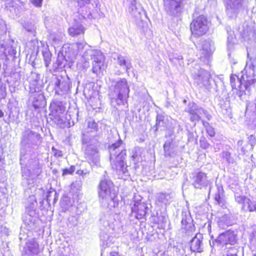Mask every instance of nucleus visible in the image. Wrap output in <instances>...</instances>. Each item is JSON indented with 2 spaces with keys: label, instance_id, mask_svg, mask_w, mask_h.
Instances as JSON below:
<instances>
[{
  "label": "nucleus",
  "instance_id": "nucleus-37",
  "mask_svg": "<svg viewBox=\"0 0 256 256\" xmlns=\"http://www.w3.org/2000/svg\"><path fill=\"white\" fill-rule=\"evenodd\" d=\"M242 36L244 40L246 41L254 42L256 40V34L252 29L244 30Z\"/></svg>",
  "mask_w": 256,
  "mask_h": 256
},
{
  "label": "nucleus",
  "instance_id": "nucleus-57",
  "mask_svg": "<svg viewBox=\"0 0 256 256\" xmlns=\"http://www.w3.org/2000/svg\"><path fill=\"white\" fill-rule=\"evenodd\" d=\"M43 0H30L31 2L36 7H41Z\"/></svg>",
  "mask_w": 256,
  "mask_h": 256
},
{
  "label": "nucleus",
  "instance_id": "nucleus-19",
  "mask_svg": "<svg viewBox=\"0 0 256 256\" xmlns=\"http://www.w3.org/2000/svg\"><path fill=\"white\" fill-rule=\"evenodd\" d=\"M41 138L39 134L28 128L22 132L20 142L28 146H36L40 142Z\"/></svg>",
  "mask_w": 256,
  "mask_h": 256
},
{
  "label": "nucleus",
  "instance_id": "nucleus-54",
  "mask_svg": "<svg viewBox=\"0 0 256 256\" xmlns=\"http://www.w3.org/2000/svg\"><path fill=\"white\" fill-rule=\"evenodd\" d=\"M54 122L57 124L59 125L60 126H62V124H64V120L60 118L59 114H54Z\"/></svg>",
  "mask_w": 256,
  "mask_h": 256
},
{
  "label": "nucleus",
  "instance_id": "nucleus-15",
  "mask_svg": "<svg viewBox=\"0 0 256 256\" xmlns=\"http://www.w3.org/2000/svg\"><path fill=\"white\" fill-rule=\"evenodd\" d=\"M230 82L232 88L237 90L236 95L240 100L242 102L247 101L250 92L244 88V82L242 76L239 78L236 74H232L230 76Z\"/></svg>",
  "mask_w": 256,
  "mask_h": 256
},
{
  "label": "nucleus",
  "instance_id": "nucleus-12",
  "mask_svg": "<svg viewBox=\"0 0 256 256\" xmlns=\"http://www.w3.org/2000/svg\"><path fill=\"white\" fill-rule=\"evenodd\" d=\"M184 111L188 112L190 115V120L192 122H194L201 120V116L204 114L208 120H210L212 116L202 106H198L196 103L190 102Z\"/></svg>",
  "mask_w": 256,
  "mask_h": 256
},
{
  "label": "nucleus",
  "instance_id": "nucleus-46",
  "mask_svg": "<svg viewBox=\"0 0 256 256\" xmlns=\"http://www.w3.org/2000/svg\"><path fill=\"white\" fill-rule=\"evenodd\" d=\"M200 146L203 149H207L209 148L210 144L208 142L207 140L204 137L200 138Z\"/></svg>",
  "mask_w": 256,
  "mask_h": 256
},
{
  "label": "nucleus",
  "instance_id": "nucleus-48",
  "mask_svg": "<svg viewBox=\"0 0 256 256\" xmlns=\"http://www.w3.org/2000/svg\"><path fill=\"white\" fill-rule=\"evenodd\" d=\"M138 8V6H136V0H132L130 6L128 8V11L131 14V15L135 12Z\"/></svg>",
  "mask_w": 256,
  "mask_h": 256
},
{
  "label": "nucleus",
  "instance_id": "nucleus-42",
  "mask_svg": "<svg viewBox=\"0 0 256 256\" xmlns=\"http://www.w3.org/2000/svg\"><path fill=\"white\" fill-rule=\"evenodd\" d=\"M247 198L248 197L244 195H242L238 192H234L235 201L238 204L242 206Z\"/></svg>",
  "mask_w": 256,
  "mask_h": 256
},
{
  "label": "nucleus",
  "instance_id": "nucleus-43",
  "mask_svg": "<svg viewBox=\"0 0 256 256\" xmlns=\"http://www.w3.org/2000/svg\"><path fill=\"white\" fill-rule=\"evenodd\" d=\"M42 54L45 66L48 68L51 61L52 54L50 51L46 50L42 52Z\"/></svg>",
  "mask_w": 256,
  "mask_h": 256
},
{
  "label": "nucleus",
  "instance_id": "nucleus-58",
  "mask_svg": "<svg viewBox=\"0 0 256 256\" xmlns=\"http://www.w3.org/2000/svg\"><path fill=\"white\" fill-rule=\"evenodd\" d=\"M95 2V0H94ZM90 0H78V5L80 7L84 6L86 4H89Z\"/></svg>",
  "mask_w": 256,
  "mask_h": 256
},
{
  "label": "nucleus",
  "instance_id": "nucleus-18",
  "mask_svg": "<svg viewBox=\"0 0 256 256\" xmlns=\"http://www.w3.org/2000/svg\"><path fill=\"white\" fill-rule=\"evenodd\" d=\"M195 82L200 87H204L207 89L210 88V73L202 68H200L197 72L192 74Z\"/></svg>",
  "mask_w": 256,
  "mask_h": 256
},
{
  "label": "nucleus",
  "instance_id": "nucleus-28",
  "mask_svg": "<svg viewBox=\"0 0 256 256\" xmlns=\"http://www.w3.org/2000/svg\"><path fill=\"white\" fill-rule=\"evenodd\" d=\"M50 109L53 114H60L66 110L64 104L62 101L54 100L51 102Z\"/></svg>",
  "mask_w": 256,
  "mask_h": 256
},
{
  "label": "nucleus",
  "instance_id": "nucleus-9",
  "mask_svg": "<svg viewBox=\"0 0 256 256\" xmlns=\"http://www.w3.org/2000/svg\"><path fill=\"white\" fill-rule=\"evenodd\" d=\"M242 73L244 87L246 90H248L250 92L256 83V65L251 62H247Z\"/></svg>",
  "mask_w": 256,
  "mask_h": 256
},
{
  "label": "nucleus",
  "instance_id": "nucleus-34",
  "mask_svg": "<svg viewBox=\"0 0 256 256\" xmlns=\"http://www.w3.org/2000/svg\"><path fill=\"white\" fill-rule=\"evenodd\" d=\"M20 144V164L22 166L26 164V160L28 158V154L27 153V148L30 146L24 144Z\"/></svg>",
  "mask_w": 256,
  "mask_h": 256
},
{
  "label": "nucleus",
  "instance_id": "nucleus-26",
  "mask_svg": "<svg viewBox=\"0 0 256 256\" xmlns=\"http://www.w3.org/2000/svg\"><path fill=\"white\" fill-rule=\"evenodd\" d=\"M24 166L28 168V174L30 171L36 174H38L40 172L41 166L38 159L35 158L29 159L27 162H26Z\"/></svg>",
  "mask_w": 256,
  "mask_h": 256
},
{
  "label": "nucleus",
  "instance_id": "nucleus-17",
  "mask_svg": "<svg viewBox=\"0 0 256 256\" xmlns=\"http://www.w3.org/2000/svg\"><path fill=\"white\" fill-rule=\"evenodd\" d=\"M195 82L200 87H204L207 89L210 88V73L202 68H200L197 72L192 74Z\"/></svg>",
  "mask_w": 256,
  "mask_h": 256
},
{
  "label": "nucleus",
  "instance_id": "nucleus-10",
  "mask_svg": "<svg viewBox=\"0 0 256 256\" xmlns=\"http://www.w3.org/2000/svg\"><path fill=\"white\" fill-rule=\"evenodd\" d=\"M225 12L229 18L236 19L243 12L244 0H222Z\"/></svg>",
  "mask_w": 256,
  "mask_h": 256
},
{
  "label": "nucleus",
  "instance_id": "nucleus-30",
  "mask_svg": "<svg viewBox=\"0 0 256 256\" xmlns=\"http://www.w3.org/2000/svg\"><path fill=\"white\" fill-rule=\"evenodd\" d=\"M173 196L171 193L159 192L157 194L156 202L161 204H170L172 200Z\"/></svg>",
  "mask_w": 256,
  "mask_h": 256
},
{
  "label": "nucleus",
  "instance_id": "nucleus-27",
  "mask_svg": "<svg viewBox=\"0 0 256 256\" xmlns=\"http://www.w3.org/2000/svg\"><path fill=\"white\" fill-rule=\"evenodd\" d=\"M234 222L232 216L230 214H226L218 218V224L220 228L225 229L232 224Z\"/></svg>",
  "mask_w": 256,
  "mask_h": 256
},
{
  "label": "nucleus",
  "instance_id": "nucleus-50",
  "mask_svg": "<svg viewBox=\"0 0 256 256\" xmlns=\"http://www.w3.org/2000/svg\"><path fill=\"white\" fill-rule=\"evenodd\" d=\"M86 45V42H76V44H74L72 46L74 48H76L78 52H80L83 50L84 46Z\"/></svg>",
  "mask_w": 256,
  "mask_h": 256
},
{
  "label": "nucleus",
  "instance_id": "nucleus-53",
  "mask_svg": "<svg viewBox=\"0 0 256 256\" xmlns=\"http://www.w3.org/2000/svg\"><path fill=\"white\" fill-rule=\"evenodd\" d=\"M222 157L228 162L230 163L232 162V159L231 157V154L228 152H222Z\"/></svg>",
  "mask_w": 256,
  "mask_h": 256
},
{
  "label": "nucleus",
  "instance_id": "nucleus-7",
  "mask_svg": "<svg viewBox=\"0 0 256 256\" xmlns=\"http://www.w3.org/2000/svg\"><path fill=\"white\" fill-rule=\"evenodd\" d=\"M113 220L114 218L110 216H105L100 219V238L103 242L104 245L106 246L108 244V241H110V234L116 232Z\"/></svg>",
  "mask_w": 256,
  "mask_h": 256
},
{
  "label": "nucleus",
  "instance_id": "nucleus-32",
  "mask_svg": "<svg viewBox=\"0 0 256 256\" xmlns=\"http://www.w3.org/2000/svg\"><path fill=\"white\" fill-rule=\"evenodd\" d=\"M240 210L244 212H256V202L248 198L242 206Z\"/></svg>",
  "mask_w": 256,
  "mask_h": 256
},
{
  "label": "nucleus",
  "instance_id": "nucleus-61",
  "mask_svg": "<svg viewBox=\"0 0 256 256\" xmlns=\"http://www.w3.org/2000/svg\"><path fill=\"white\" fill-rule=\"evenodd\" d=\"M202 123L203 126L206 128V129L208 127L210 126V124L208 122H207L204 120H202Z\"/></svg>",
  "mask_w": 256,
  "mask_h": 256
},
{
  "label": "nucleus",
  "instance_id": "nucleus-31",
  "mask_svg": "<svg viewBox=\"0 0 256 256\" xmlns=\"http://www.w3.org/2000/svg\"><path fill=\"white\" fill-rule=\"evenodd\" d=\"M147 209L148 207L146 204L140 202L137 204H134V207L132 208V210L134 211L136 214V218L138 219H140L146 215Z\"/></svg>",
  "mask_w": 256,
  "mask_h": 256
},
{
  "label": "nucleus",
  "instance_id": "nucleus-23",
  "mask_svg": "<svg viewBox=\"0 0 256 256\" xmlns=\"http://www.w3.org/2000/svg\"><path fill=\"white\" fill-rule=\"evenodd\" d=\"M172 136V134L166 136V138H168L163 146L164 156L166 157L174 158L178 153L177 148L174 143V138Z\"/></svg>",
  "mask_w": 256,
  "mask_h": 256
},
{
  "label": "nucleus",
  "instance_id": "nucleus-3",
  "mask_svg": "<svg viewBox=\"0 0 256 256\" xmlns=\"http://www.w3.org/2000/svg\"><path fill=\"white\" fill-rule=\"evenodd\" d=\"M114 83L113 88L109 94L112 104L116 106V105H124L127 103L129 98L130 88L126 78H120Z\"/></svg>",
  "mask_w": 256,
  "mask_h": 256
},
{
  "label": "nucleus",
  "instance_id": "nucleus-25",
  "mask_svg": "<svg viewBox=\"0 0 256 256\" xmlns=\"http://www.w3.org/2000/svg\"><path fill=\"white\" fill-rule=\"evenodd\" d=\"M86 28L80 22H75L68 30L69 34L72 37L83 36Z\"/></svg>",
  "mask_w": 256,
  "mask_h": 256
},
{
  "label": "nucleus",
  "instance_id": "nucleus-47",
  "mask_svg": "<svg viewBox=\"0 0 256 256\" xmlns=\"http://www.w3.org/2000/svg\"><path fill=\"white\" fill-rule=\"evenodd\" d=\"M237 252L238 250L232 247L227 250L226 254L224 256H238Z\"/></svg>",
  "mask_w": 256,
  "mask_h": 256
},
{
  "label": "nucleus",
  "instance_id": "nucleus-60",
  "mask_svg": "<svg viewBox=\"0 0 256 256\" xmlns=\"http://www.w3.org/2000/svg\"><path fill=\"white\" fill-rule=\"evenodd\" d=\"M76 173L78 174L84 176H86L87 174H89V172L88 171H84V170H78L77 171Z\"/></svg>",
  "mask_w": 256,
  "mask_h": 256
},
{
  "label": "nucleus",
  "instance_id": "nucleus-36",
  "mask_svg": "<svg viewBox=\"0 0 256 256\" xmlns=\"http://www.w3.org/2000/svg\"><path fill=\"white\" fill-rule=\"evenodd\" d=\"M132 16L135 18V20L136 22H138L139 21H142L143 17L146 16V12L140 5H138V8Z\"/></svg>",
  "mask_w": 256,
  "mask_h": 256
},
{
  "label": "nucleus",
  "instance_id": "nucleus-11",
  "mask_svg": "<svg viewBox=\"0 0 256 256\" xmlns=\"http://www.w3.org/2000/svg\"><path fill=\"white\" fill-rule=\"evenodd\" d=\"M209 28L208 22L206 18L200 16L194 19L190 24V30L194 36H200L206 33Z\"/></svg>",
  "mask_w": 256,
  "mask_h": 256
},
{
  "label": "nucleus",
  "instance_id": "nucleus-40",
  "mask_svg": "<svg viewBox=\"0 0 256 256\" xmlns=\"http://www.w3.org/2000/svg\"><path fill=\"white\" fill-rule=\"evenodd\" d=\"M66 62V60L64 56L63 55L62 52H58V58L55 64V68H57L60 66H64Z\"/></svg>",
  "mask_w": 256,
  "mask_h": 256
},
{
  "label": "nucleus",
  "instance_id": "nucleus-59",
  "mask_svg": "<svg viewBox=\"0 0 256 256\" xmlns=\"http://www.w3.org/2000/svg\"><path fill=\"white\" fill-rule=\"evenodd\" d=\"M0 228L1 231L3 232L4 234H5L6 236H8L9 234V230L6 227L2 226H0Z\"/></svg>",
  "mask_w": 256,
  "mask_h": 256
},
{
  "label": "nucleus",
  "instance_id": "nucleus-5",
  "mask_svg": "<svg viewBox=\"0 0 256 256\" xmlns=\"http://www.w3.org/2000/svg\"><path fill=\"white\" fill-rule=\"evenodd\" d=\"M82 57L86 62L90 60H92L94 74L98 75L102 73L104 70V56L100 50L88 49L84 52Z\"/></svg>",
  "mask_w": 256,
  "mask_h": 256
},
{
  "label": "nucleus",
  "instance_id": "nucleus-21",
  "mask_svg": "<svg viewBox=\"0 0 256 256\" xmlns=\"http://www.w3.org/2000/svg\"><path fill=\"white\" fill-rule=\"evenodd\" d=\"M236 234L233 231L228 230L219 234L216 242L222 246L228 244L234 245L236 243Z\"/></svg>",
  "mask_w": 256,
  "mask_h": 256
},
{
  "label": "nucleus",
  "instance_id": "nucleus-29",
  "mask_svg": "<svg viewBox=\"0 0 256 256\" xmlns=\"http://www.w3.org/2000/svg\"><path fill=\"white\" fill-rule=\"evenodd\" d=\"M168 125V120L167 116L162 114H158L156 118V123L154 126L156 128L155 131L158 130H160L166 128Z\"/></svg>",
  "mask_w": 256,
  "mask_h": 256
},
{
  "label": "nucleus",
  "instance_id": "nucleus-35",
  "mask_svg": "<svg viewBox=\"0 0 256 256\" xmlns=\"http://www.w3.org/2000/svg\"><path fill=\"white\" fill-rule=\"evenodd\" d=\"M212 42L209 40H204L202 44V54L204 56H209L212 52Z\"/></svg>",
  "mask_w": 256,
  "mask_h": 256
},
{
  "label": "nucleus",
  "instance_id": "nucleus-24",
  "mask_svg": "<svg viewBox=\"0 0 256 256\" xmlns=\"http://www.w3.org/2000/svg\"><path fill=\"white\" fill-rule=\"evenodd\" d=\"M202 236L196 234L190 242V249L192 252H200L202 251Z\"/></svg>",
  "mask_w": 256,
  "mask_h": 256
},
{
  "label": "nucleus",
  "instance_id": "nucleus-52",
  "mask_svg": "<svg viewBox=\"0 0 256 256\" xmlns=\"http://www.w3.org/2000/svg\"><path fill=\"white\" fill-rule=\"evenodd\" d=\"M88 128L92 129L91 132L96 131L98 129V124L94 121H90L88 122Z\"/></svg>",
  "mask_w": 256,
  "mask_h": 256
},
{
  "label": "nucleus",
  "instance_id": "nucleus-4",
  "mask_svg": "<svg viewBox=\"0 0 256 256\" xmlns=\"http://www.w3.org/2000/svg\"><path fill=\"white\" fill-rule=\"evenodd\" d=\"M96 137L95 135H92L90 138L84 136L82 138L83 143L86 144L85 158L92 166H98L100 165V156L96 146L98 142Z\"/></svg>",
  "mask_w": 256,
  "mask_h": 256
},
{
  "label": "nucleus",
  "instance_id": "nucleus-62",
  "mask_svg": "<svg viewBox=\"0 0 256 256\" xmlns=\"http://www.w3.org/2000/svg\"><path fill=\"white\" fill-rule=\"evenodd\" d=\"M53 40L54 42H55L57 44H59L61 42L60 39H58V38L56 39V38H54L53 39Z\"/></svg>",
  "mask_w": 256,
  "mask_h": 256
},
{
  "label": "nucleus",
  "instance_id": "nucleus-14",
  "mask_svg": "<svg viewBox=\"0 0 256 256\" xmlns=\"http://www.w3.org/2000/svg\"><path fill=\"white\" fill-rule=\"evenodd\" d=\"M190 180L192 186L196 189H206L212 184L207 174L198 170L190 174Z\"/></svg>",
  "mask_w": 256,
  "mask_h": 256
},
{
  "label": "nucleus",
  "instance_id": "nucleus-49",
  "mask_svg": "<svg viewBox=\"0 0 256 256\" xmlns=\"http://www.w3.org/2000/svg\"><path fill=\"white\" fill-rule=\"evenodd\" d=\"M75 169L76 168L74 166H71L68 168L64 169L62 170V176H64L67 174H72L75 170Z\"/></svg>",
  "mask_w": 256,
  "mask_h": 256
},
{
  "label": "nucleus",
  "instance_id": "nucleus-1",
  "mask_svg": "<svg viewBox=\"0 0 256 256\" xmlns=\"http://www.w3.org/2000/svg\"><path fill=\"white\" fill-rule=\"evenodd\" d=\"M121 140L108 146L110 154V161L112 170L118 176V178L127 180L130 176L128 166H125L124 160L126 157V150L122 146Z\"/></svg>",
  "mask_w": 256,
  "mask_h": 256
},
{
  "label": "nucleus",
  "instance_id": "nucleus-33",
  "mask_svg": "<svg viewBox=\"0 0 256 256\" xmlns=\"http://www.w3.org/2000/svg\"><path fill=\"white\" fill-rule=\"evenodd\" d=\"M226 31L228 32L227 48L228 52L232 50L234 48L235 44V37L234 32L231 30L229 27H226Z\"/></svg>",
  "mask_w": 256,
  "mask_h": 256
},
{
  "label": "nucleus",
  "instance_id": "nucleus-2",
  "mask_svg": "<svg viewBox=\"0 0 256 256\" xmlns=\"http://www.w3.org/2000/svg\"><path fill=\"white\" fill-rule=\"evenodd\" d=\"M99 202L102 206L112 210L118 204L116 194L114 192V184L108 177L100 180L98 190Z\"/></svg>",
  "mask_w": 256,
  "mask_h": 256
},
{
  "label": "nucleus",
  "instance_id": "nucleus-20",
  "mask_svg": "<svg viewBox=\"0 0 256 256\" xmlns=\"http://www.w3.org/2000/svg\"><path fill=\"white\" fill-rule=\"evenodd\" d=\"M181 230L183 234L188 236H192L195 231V226L193 224L190 214H182L181 220Z\"/></svg>",
  "mask_w": 256,
  "mask_h": 256
},
{
  "label": "nucleus",
  "instance_id": "nucleus-16",
  "mask_svg": "<svg viewBox=\"0 0 256 256\" xmlns=\"http://www.w3.org/2000/svg\"><path fill=\"white\" fill-rule=\"evenodd\" d=\"M185 0H163L166 14L172 17L180 16L182 12Z\"/></svg>",
  "mask_w": 256,
  "mask_h": 256
},
{
  "label": "nucleus",
  "instance_id": "nucleus-44",
  "mask_svg": "<svg viewBox=\"0 0 256 256\" xmlns=\"http://www.w3.org/2000/svg\"><path fill=\"white\" fill-rule=\"evenodd\" d=\"M6 84L0 82V99L4 98L6 96Z\"/></svg>",
  "mask_w": 256,
  "mask_h": 256
},
{
  "label": "nucleus",
  "instance_id": "nucleus-8",
  "mask_svg": "<svg viewBox=\"0 0 256 256\" xmlns=\"http://www.w3.org/2000/svg\"><path fill=\"white\" fill-rule=\"evenodd\" d=\"M28 238V233L21 228L19 234L21 244L22 240H27L21 250L22 256H36L39 252L38 244L34 239L27 240Z\"/></svg>",
  "mask_w": 256,
  "mask_h": 256
},
{
  "label": "nucleus",
  "instance_id": "nucleus-39",
  "mask_svg": "<svg viewBox=\"0 0 256 256\" xmlns=\"http://www.w3.org/2000/svg\"><path fill=\"white\" fill-rule=\"evenodd\" d=\"M224 194V190L222 186H217V192L215 194L214 200L218 204L222 203Z\"/></svg>",
  "mask_w": 256,
  "mask_h": 256
},
{
  "label": "nucleus",
  "instance_id": "nucleus-13",
  "mask_svg": "<svg viewBox=\"0 0 256 256\" xmlns=\"http://www.w3.org/2000/svg\"><path fill=\"white\" fill-rule=\"evenodd\" d=\"M35 200L30 206H26L24 214L22 216L23 222L26 230L30 231L36 228L38 219L36 213Z\"/></svg>",
  "mask_w": 256,
  "mask_h": 256
},
{
  "label": "nucleus",
  "instance_id": "nucleus-51",
  "mask_svg": "<svg viewBox=\"0 0 256 256\" xmlns=\"http://www.w3.org/2000/svg\"><path fill=\"white\" fill-rule=\"evenodd\" d=\"M24 28L29 32H35L36 27L34 24H26L24 26Z\"/></svg>",
  "mask_w": 256,
  "mask_h": 256
},
{
  "label": "nucleus",
  "instance_id": "nucleus-22",
  "mask_svg": "<svg viewBox=\"0 0 256 256\" xmlns=\"http://www.w3.org/2000/svg\"><path fill=\"white\" fill-rule=\"evenodd\" d=\"M70 81L62 78H56L54 82V92L58 95L62 96L68 93L70 90Z\"/></svg>",
  "mask_w": 256,
  "mask_h": 256
},
{
  "label": "nucleus",
  "instance_id": "nucleus-6",
  "mask_svg": "<svg viewBox=\"0 0 256 256\" xmlns=\"http://www.w3.org/2000/svg\"><path fill=\"white\" fill-rule=\"evenodd\" d=\"M38 75L30 82V92L32 94V106L35 109L44 107L46 105V100L42 90V86Z\"/></svg>",
  "mask_w": 256,
  "mask_h": 256
},
{
  "label": "nucleus",
  "instance_id": "nucleus-45",
  "mask_svg": "<svg viewBox=\"0 0 256 256\" xmlns=\"http://www.w3.org/2000/svg\"><path fill=\"white\" fill-rule=\"evenodd\" d=\"M78 12L81 14L82 16L84 18H92V16L91 12L90 10V9H88V10H86V12H84L83 8H82V10H78Z\"/></svg>",
  "mask_w": 256,
  "mask_h": 256
},
{
  "label": "nucleus",
  "instance_id": "nucleus-55",
  "mask_svg": "<svg viewBox=\"0 0 256 256\" xmlns=\"http://www.w3.org/2000/svg\"><path fill=\"white\" fill-rule=\"evenodd\" d=\"M206 130L207 133L210 136L212 137L215 135V132L214 128L212 126L208 127L206 129Z\"/></svg>",
  "mask_w": 256,
  "mask_h": 256
},
{
  "label": "nucleus",
  "instance_id": "nucleus-41",
  "mask_svg": "<svg viewBox=\"0 0 256 256\" xmlns=\"http://www.w3.org/2000/svg\"><path fill=\"white\" fill-rule=\"evenodd\" d=\"M60 206L63 210H68L72 206L70 198L68 197H64L61 201Z\"/></svg>",
  "mask_w": 256,
  "mask_h": 256
},
{
  "label": "nucleus",
  "instance_id": "nucleus-63",
  "mask_svg": "<svg viewBox=\"0 0 256 256\" xmlns=\"http://www.w3.org/2000/svg\"><path fill=\"white\" fill-rule=\"evenodd\" d=\"M110 256H118V253L113 252H110Z\"/></svg>",
  "mask_w": 256,
  "mask_h": 256
},
{
  "label": "nucleus",
  "instance_id": "nucleus-38",
  "mask_svg": "<svg viewBox=\"0 0 256 256\" xmlns=\"http://www.w3.org/2000/svg\"><path fill=\"white\" fill-rule=\"evenodd\" d=\"M118 63L121 66H124V70L127 72L132 66V63L130 60H126L122 56L118 57Z\"/></svg>",
  "mask_w": 256,
  "mask_h": 256
},
{
  "label": "nucleus",
  "instance_id": "nucleus-64",
  "mask_svg": "<svg viewBox=\"0 0 256 256\" xmlns=\"http://www.w3.org/2000/svg\"><path fill=\"white\" fill-rule=\"evenodd\" d=\"M52 192H50L49 194L47 196V201L50 202V197H51V194Z\"/></svg>",
  "mask_w": 256,
  "mask_h": 256
},
{
  "label": "nucleus",
  "instance_id": "nucleus-56",
  "mask_svg": "<svg viewBox=\"0 0 256 256\" xmlns=\"http://www.w3.org/2000/svg\"><path fill=\"white\" fill-rule=\"evenodd\" d=\"M6 32V25L4 22H2V24L0 26V34H5Z\"/></svg>",
  "mask_w": 256,
  "mask_h": 256
}]
</instances>
